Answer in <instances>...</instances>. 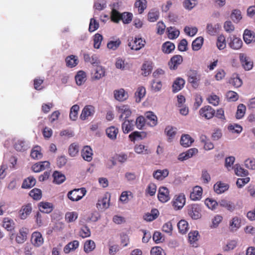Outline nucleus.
I'll use <instances>...</instances> for the list:
<instances>
[{"instance_id": "39448f33", "label": "nucleus", "mask_w": 255, "mask_h": 255, "mask_svg": "<svg viewBox=\"0 0 255 255\" xmlns=\"http://www.w3.org/2000/svg\"><path fill=\"white\" fill-rule=\"evenodd\" d=\"M188 213L193 219H198L201 217V209L198 204H192L188 206Z\"/></svg>"}, {"instance_id": "49530a36", "label": "nucleus", "mask_w": 255, "mask_h": 255, "mask_svg": "<svg viewBox=\"0 0 255 255\" xmlns=\"http://www.w3.org/2000/svg\"><path fill=\"white\" fill-rule=\"evenodd\" d=\"M179 232L182 234H185L189 229V225L188 222L184 220H180L177 224Z\"/></svg>"}, {"instance_id": "bf43d9fd", "label": "nucleus", "mask_w": 255, "mask_h": 255, "mask_svg": "<svg viewBox=\"0 0 255 255\" xmlns=\"http://www.w3.org/2000/svg\"><path fill=\"white\" fill-rule=\"evenodd\" d=\"M235 174L238 176H246L248 174V171L242 168L240 165L236 164L234 167Z\"/></svg>"}, {"instance_id": "393cba45", "label": "nucleus", "mask_w": 255, "mask_h": 255, "mask_svg": "<svg viewBox=\"0 0 255 255\" xmlns=\"http://www.w3.org/2000/svg\"><path fill=\"white\" fill-rule=\"evenodd\" d=\"M84 59L85 62L90 63L92 65H97L100 63V61L98 56L93 54L92 56L88 53L83 54Z\"/></svg>"}, {"instance_id": "6e6d98bb", "label": "nucleus", "mask_w": 255, "mask_h": 255, "mask_svg": "<svg viewBox=\"0 0 255 255\" xmlns=\"http://www.w3.org/2000/svg\"><path fill=\"white\" fill-rule=\"evenodd\" d=\"M216 44L219 50H223L226 48V38L223 35H220L218 37Z\"/></svg>"}, {"instance_id": "37998d69", "label": "nucleus", "mask_w": 255, "mask_h": 255, "mask_svg": "<svg viewBox=\"0 0 255 255\" xmlns=\"http://www.w3.org/2000/svg\"><path fill=\"white\" fill-rule=\"evenodd\" d=\"M119 112L121 114L120 118H122L123 117L125 119L128 118L131 114V112L128 106L123 105L119 108Z\"/></svg>"}, {"instance_id": "a18cd8bd", "label": "nucleus", "mask_w": 255, "mask_h": 255, "mask_svg": "<svg viewBox=\"0 0 255 255\" xmlns=\"http://www.w3.org/2000/svg\"><path fill=\"white\" fill-rule=\"evenodd\" d=\"M194 141L193 138L188 134L182 135L180 139L181 144L184 147H188Z\"/></svg>"}, {"instance_id": "a878e982", "label": "nucleus", "mask_w": 255, "mask_h": 255, "mask_svg": "<svg viewBox=\"0 0 255 255\" xmlns=\"http://www.w3.org/2000/svg\"><path fill=\"white\" fill-rule=\"evenodd\" d=\"M185 84V81L181 78H177L172 85V91L176 93L182 89Z\"/></svg>"}, {"instance_id": "4c0bfd02", "label": "nucleus", "mask_w": 255, "mask_h": 255, "mask_svg": "<svg viewBox=\"0 0 255 255\" xmlns=\"http://www.w3.org/2000/svg\"><path fill=\"white\" fill-rule=\"evenodd\" d=\"M175 45L170 41H166L162 45V50L165 54L171 53L175 49Z\"/></svg>"}, {"instance_id": "69168bd1", "label": "nucleus", "mask_w": 255, "mask_h": 255, "mask_svg": "<svg viewBox=\"0 0 255 255\" xmlns=\"http://www.w3.org/2000/svg\"><path fill=\"white\" fill-rule=\"evenodd\" d=\"M103 36L99 33H96L94 36V47L95 48L99 49L100 48Z\"/></svg>"}, {"instance_id": "a211bd4d", "label": "nucleus", "mask_w": 255, "mask_h": 255, "mask_svg": "<svg viewBox=\"0 0 255 255\" xmlns=\"http://www.w3.org/2000/svg\"><path fill=\"white\" fill-rule=\"evenodd\" d=\"M198 152V149L196 148H192L188 149L187 151L181 153L179 155L178 159L180 160L183 161L187 160L192 157Z\"/></svg>"}, {"instance_id": "f8f14e48", "label": "nucleus", "mask_w": 255, "mask_h": 255, "mask_svg": "<svg viewBox=\"0 0 255 255\" xmlns=\"http://www.w3.org/2000/svg\"><path fill=\"white\" fill-rule=\"evenodd\" d=\"M188 81L192 85L197 84V82L200 80V77L198 72L195 70H189L187 72Z\"/></svg>"}, {"instance_id": "20e7f679", "label": "nucleus", "mask_w": 255, "mask_h": 255, "mask_svg": "<svg viewBox=\"0 0 255 255\" xmlns=\"http://www.w3.org/2000/svg\"><path fill=\"white\" fill-rule=\"evenodd\" d=\"M145 44V40L142 39L141 37H135L134 40L128 42V46L131 49L137 51L143 47Z\"/></svg>"}, {"instance_id": "bb28decb", "label": "nucleus", "mask_w": 255, "mask_h": 255, "mask_svg": "<svg viewBox=\"0 0 255 255\" xmlns=\"http://www.w3.org/2000/svg\"><path fill=\"white\" fill-rule=\"evenodd\" d=\"M243 38L245 42L247 44H250L252 42L255 41V35L253 31L246 29L244 31Z\"/></svg>"}, {"instance_id": "e2e57ef3", "label": "nucleus", "mask_w": 255, "mask_h": 255, "mask_svg": "<svg viewBox=\"0 0 255 255\" xmlns=\"http://www.w3.org/2000/svg\"><path fill=\"white\" fill-rule=\"evenodd\" d=\"M156 186L154 183H150L146 190H145V193L150 196H154L156 193Z\"/></svg>"}, {"instance_id": "c85d7f7f", "label": "nucleus", "mask_w": 255, "mask_h": 255, "mask_svg": "<svg viewBox=\"0 0 255 255\" xmlns=\"http://www.w3.org/2000/svg\"><path fill=\"white\" fill-rule=\"evenodd\" d=\"M115 98L119 101H124L128 98V95L124 89H121L114 91Z\"/></svg>"}, {"instance_id": "c9c22d12", "label": "nucleus", "mask_w": 255, "mask_h": 255, "mask_svg": "<svg viewBox=\"0 0 255 255\" xmlns=\"http://www.w3.org/2000/svg\"><path fill=\"white\" fill-rule=\"evenodd\" d=\"M79 243L77 240H74L69 243L64 248V252L65 254H68L71 251H74L78 248Z\"/></svg>"}, {"instance_id": "7ed1b4c3", "label": "nucleus", "mask_w": 255, "mask_h": 255, "mask_svg": "<svg viewBox=\"0 0 255 255\" xmlns=\"http://www.w3.org/2000/svg\"><path fill=\"white\" fill-rule=\"evenodd\" d=\"M200 116L207 120L211 119L215 115V110L210 106H205L199 111Z\"/></svg>"}, {"instance_id": "ddd939ff", "label": "nucleus", "mask_w": 255, "mask_h": 255, "mask_svg": "<svg viewBox=\"0 0 255 255\" xmlns=\"http://www.w3.org/2000/svg\"><path fill=\"white\" fill-rule=\"evenodd\" d=\"M95 113V108L91 105H88L85 106L80 115V118L82 120H85L89 117L93 116Z\"/></svg>"}, {"instance_id": "9d476101", "label": "nucleus", "mask_w": 255, "mask_h": 255, "mask_svg": "<svg viewBox=\"0 0 255 255\" xmlns=\"http://www.w3.org/2000/svg\"><path fill=\"white\" fill-rule=\"evenodd\" d=\"M240 60L243 67L246 70H250L253 68V61L245 54H240Z\"/></svg>"}, {"instance_id": "423d86ee", "label": "nucleus", "mask_w": 255, "mask_h": 255, "mask_svg": "<svg viewBox=\"0 0 255 255\" xmlns=\"http://www.w3.org/2000/svg\"><path fill=\"white\" fill-rule=\"evenodd\" d=\"M183 62V57L180 55H175L172 56L168 62V65L169 69L172 70L177 69L179 66Z\"/></svg>"}, {"instance_id": "412c9836", "label": "nucleus", "mask_w": 255, "mask_h": 255, "mask_svg": "<svg viewBox=\"0 0 255 255\" xmlns=\"http://www.w3.org/2000/svg\"><path fill=\"white\" fill-rule=\"evenodd\" d=\"M118 3L113 4L114 7L112 8L111 14V20L115 23H118L120 20H122L123 13H120L115 8L118 6Z\"/></svg>"}, {"instance_id": "ea45409f", "label": "nucleus", "mask_w": 255, "mask_h": 255, "mask_svg": "<svg viewBox=\"0 0 255 255\" xmlns=\"http://www.w3.org/2000/svg\"><path fill=\"white\" fill-rule=\"evenodd\" d=\"M229 83L235 88H238L242 85V80L240 78L238 75L234 74L229 80Z\"/></svg>"}, {"instance_id": "e433bc0d", "label": "nucleus", "mask_w": 255, "mask_h": 255, "mask_svg": "<svg viewBox=\"0 0 255 255\" xmlns=\"http://www.w3.org/2000/svg\"><path fill=\"white\" fill-rule=\"evenodd\" d=\"M134 7L137 8L138 13L141 14L147 7L146 0H136L134 3Z\"/></svg>"}, {"instance_id": "603ef678", "label": "nucleus", "mask_w": 255, "mask_h": 255, "mask_svg": "<svg viewBox=\"0 0 255 255\" xmlns=\"http://www.w3.org/2000/svg\"><path fill=\"white\" fill-rule=\"evenodd\" d=\"M165 132L168 136V140L171 141L176 134V128L171 126H167L165 129Z\"/></svg>"}, {"instance_id": "4be33fe9", "label": "nucleus", "mask_w": 255, "mask_h": 255, "mask_svg": "<svg viewBox=\"0 0 255 255\" xmlns=\"http://www.w3.org/2000/svg\"><path fill=\"white\" fill-rule=\"evenodd\" d=\"M229 187V186L228 184L219 181L214 184V190L217 194H220L227 191Z\"/></svg>"}, {"instance_id": "338daca9", "label": "nucleus", "mask_w": 255, "mask_h": 255, "mask_svg": "<svg viewBox=\"0 0 255 255\" xmlns=\"http://www.w3.org/2000/svg\"><path fill=\"white\" fill-rule=\"evenodd\" d=\"M199 233L197 231L190 232L188 234L189 241L191 244H193L198 240Z\"/></svg>"}, {"instance_id": "2f4dec72", "label": "nucleus", "mask_w": 255, "mask_h": 255, "mask_svg": "<svg viewBox=\"0 0 255 255\" xmlns=\"http://www.w3.org/2000/svg\"><path fill=\"white\" fill-rule=\"evenodd\" d=\"M53 182L57 184L62 183L66 179L65 176L58 171H55L53 173Z\"/></svg>"}, {"instance_id": "5701e85b", "label": "nucleus", "mask_w": 255, "mask_h": 255, "mask_svg": "<svg viewBox=\"0 0 255 255\" xmlns=\"http://www.w3.org/2000/svg\"><path fill=\"white\" fill-rule=\"evenodd\" d=\"M27 230L26 228H21L16 236L15 241L18 244L23 243L27 239Z\"/></svg>"}, {"instance_id": "cd10ccee", "label": "nucleus", "mask_w": 255, "mask_h": 255, "mask_svg": "<svg viewBox=\"0 0 255 255\" xmlns=\"http://www.w3.org/2000/svg\"><path fill=\"white\" fill-rule=\"evenodd\" d=\"M106 132L107 136L109 138L112 140H115L117 138L119 129L114 126H111L106 129Z\"/></svg>"}, {"instance_id": "473e14b6", "label": "nucleus", "mask_w": 255, "mask_h": 255, "mask_svg": "<svg viewBox=\"0 0 255 255\" xmlns=\"http://www.w3.org/2000/svg\"><path fill=\"white\" fill-rule=\"evenodd\" d=\"M35 184L36 179L33 176H29L24 180L21 187L24 189H29L33 187Z\"/></svg>"}, {"instance_id": "72a5a7b5", "label": "nucleus", "mask_w": 255, "mask_h": 255, "mask_svg": "<svg viewBox=\"0 0 255 255\" xmlns=\"http://www.w3.org/2000/svg\"><path fill=\"white\" fill-rule=\"evenodd\" d=\"M219 204L220 206L226 208L231 212L233 211L236 208V206L234 203L226 199H222L220 201Z\"/></svg>"}, {"instance_id": "f03ea898", "label": "nucleus", "mask_w": 255, "mask_h": 255, "mask_svg": "<svg viewBox=\"0 0 255 255\" xmlns=\"http://www.w3.org/2000/svg\"><path fill=\"white\" fill-rule=\"evenodd\" d=\"M186 202L185 196L183 193L176 195L172 201V204L174 209L176 210H180L184 206Z\"/></svg>"}, {"instance_id": "b1692460", "label": "nucleus", "mask_w": 255, "mask_h": 255, "mask_svg": "<svg viewBox=\"0 0 255 255\" xmlns=\"http://www.w3.org/2000/svg\"><path fill=\"white\" fill-rule=\"evenodd\" d=\"M110 205V198L106 196L103 197L101 199L98 200L96 206L99 210H103L109 208Z\"/></svg>"}, {"instance_id": "6ab92c4d", "label": "nucleus", "mask_w": 255, "mask_h": 255, "mask_svg": "<svg viewBox=\"0 0 255 255\" xmlns=\"http://www.w3.org/2000/svg\"><path fill=\"white\" fill-rule=\"evenodd\" d=\"M203 193L202 188L198 186L194 187L190 194V198L194 201L199 200L202 197Z\"/></svg>"}, {"instance_id": "09e8293b", "label": "nucleus", "mask_w": 255, "mask_h": 255, "mask_svg": "<svg viewBox=\"0 0 255 255\" xmlns=\"http://www.w3.org/2000/svg\"><path fill=\"white\" fill-rule=\"evenodd\" d=\"M241 226V220L238 217H234L230 222L231 230L236 231Z\"/></svg>"}, {"instance_id": "3c124183", "label": "nucleus", "mask_w": 255, "mask_h": 255, "mask_svg": "<svg viewBox=\"0 0 255 255\" xmlns=\"http://www.w3.org/2000/svg\"><path fill=\"white\" fill-rule=\"evenodd\" d=\"M146 93V90L144 87H138L135 93V97L136 98V102H140L141 99L143 98Z\"/></svg>"}, {"instance_id": "2eb2a0df", "label": "nucleus", "mask_w": 255, "mask_h": 255, "mask_svg": "<svg viewBox=\"0 0 255 255\" xmlns=\"http://www.w3.org/2000/svg\"><path fill=\"white\" fill-rule=\"evenodd\" d=\"M145 117L147 122V124L151 127H154L157 124V118L156 116L151 111L146 112Z\"/></svg>"}, {"instance_id": "0eeeda50", "label": "nucleus", "mask_w": 255, "mask_h": 255, "mask_svg": "<svg viewBox=\"0 0 255 255\" xmlns=\"http://www.w3.org/2000/svg\"><path fill=\"white\" fill-rule=\"evenodd\" d=\"M32 210V206L31 203L24 204L18 212L19 218L22 220L26 219L30 215Z\"/></svg>"}, {"instance_id": "0e129e2a", "label": "nucleus", "mask_w": 255, "mask_h": 255, "mask_svg": "<svg viewBox=\"0 0 255 255\" xmlns=\"http://www.w3.org/2000/svg\"><path fill=\"white\" fill-rule=\"evenodd\" d=\"M152 68V66L149 63H145L143 64L141 68L142 71V74L144 76H148L151 73Z\"/></svg>"}, {"instance_id": "6e6552de", "label": "nucleus", "mask_w": 255, "mask_h": 255, "mask_svg": "<svg viewBox=\"0 0 255 255\" xmlns=\"http://www.w3.org/2000/svg\"><path fill=\"white\" fill-rule=\"evenodd\" d=\"M31 242L35 247H39L44 243V239L42 234L38 231L34 232L31 237Z\"/></svg>"}, {"instance_id": "de8ad7c7", "label": "nucleus", "mask_w": 255, "mask_h": 255, "mask_svg": "<svg viewBox=\"0 0 255 255\" xmlns=\"http://www.w3.org/2000/svg\"><path fill=\"white\" fill-rule=\"evenodd\" d=\"M15 149L19 151H23L27 149V144L24 140H18L14 145Z\"/></svg>"}, {"instance_id": "aec40b11", "label": "nucleus", "mask_w": 255, "mask_h": 255, "mask_svg": "<svg viewBox=\"0 0 255 255\" xmlns=\"http://www.w3.org/2000/svg\"><path fill=\"white\" fill-rule=\"evenodd\" d=\"M92 155V149L90 146H84L81 151V156H82L83 158L87 161H91L93 158Z\"/></svg>"}, {"instance_id": "774afa93", "label": "nucleus", "mask_w": 255, "mask_h": 255, "mask_svg": "<svg viewBox=\"0 0 255 255\" xmlns=\"http://www.w3.org/2000/svg\"><path fill=\"white\" fill-rule=\"evenodd\" d=\"M168 36L169 38L173 39L176 38L179 35L180 32L178 30L173 29L171 27L167 28Z\"/></svg>"}, {"instance_id": "4d7b16f0", "label": "nucleus", "mask_w": 255, "mask_h": 255, "mask_svg": "<svg viewBox=\"0 0 255 255\" xmlns=\"http://www.w3.org/2000/svg\"><path fill=\"white\" fill-rule=\"evenodd\" d=\"M159 18V11L155 9L150 10L148 13V19L150 22H154Z\"/></svg>"}, {"instance_id": "7c9ffc66", "label": "nucleus", "mask_w": 255, "mask_h": 255, "mask_svg": "<svg viewBox=\"0 0 255 255\" xmlns=\"http://www.w3.org/2000/svg\"><path fill=\"white\" fill-rule=\"evenodd\" d=\"M2 227L8 231H12L15 228V224L12 219L5 218L3 220Z\"/></svg>"}, {"instance_id": "864d4df0", "label": "nucleus", "mask_w": 255, "mask_h": 255, "mask_svg": "<svg viewBox=\"0 0 255 255\" xmlns=\"http://www.w3.org/2000/svg\"><path fill=\"white\" fill-rule=\"evenodd\" d=\"M246 111V106L243 104H239L238 106L237 111L236 114V118L237 119H242L244 116Z\"/></svg>"}, {"instance_id": "58836bf2", "label": "nucleus", "mask_w": 255, "mask_h": 255, "mask_svg": "<svg viewBox=\"0 0 255 255\" xmlns=\"http://www.w3.org/2000/svg\"><path fill=\"white\" fill-rule=\"evenodd\" d=\"M76 84L80 86L82 85L86 80V73L83 71H79L77 72L75 77Z\"/></svg>"}, {"instance_id": "9b49d317", "label": "nucleus", "mask_w": 255, "mask_h": 255, "mask_svg": "<svg viewBox=\"0 0 255 255\" xmlns=\"http://www.w3.org/2000/svg\"><path fill=\"white\" fill-rule=\"evenodd\" d=\"M230 39L229 45L230 48L234 50H239L242 47L243 42L241 38L233 35L230 36Z\"/></svg>"}, {"instance_id": "5fc2aeb1", "label": "nucleus", "mask_w": 255, "mask_h": 255, "mask_svg": "<svg viewBox=\"0 0 255 255\" xmlns=\"http://www.w3.org/2000/svg\"><path fill=\"white\" fill-rule=\"evenodd\" d=\"M79 111V106L78 105H74L71 107L69 114L71 120L75 121L77 119Z\"/></svg>"}, {"instance_id": "a19ab883", "label": "nucleus", "mask_w": 255, "mask_h": 255, "mask_svg": "<svg viewBox=\"0 0 255 255\" xmlns=\"http://www.w3.org/2000/svg\"><path fill=\"white\" fill-rule=\"evenodd\" d=\"M96 248V244L95 242L92 240H87L84 245V252L88 254L92 252Z\"/></svg>"}, {"instance_id": "f704fd0d", "label": "nucleus", "mask_w": 255, "mask_h": 255, "mask_svg": "<svg viewBox=\"0 0 255 255\" xmlns=\"http://www.w3.org/2000/svg\"><path fill=\"white\" fill-rule=\"evenodd\" d=\"M65 62L67 67L73 68L77 65L79 62V60L77 57L71 55L66 57Z\"/></svg>"}, {"instance_id": "c756f323", "label": "nucleus", "mask_w": 255, "mask_h": 255, "mask_svg": "<svg viewBox=\"0 0 255 255\" xmlns=\"http://www.w3.org/2000/svg\"><path fill=\"white\" fill-rule=\"evenodd\" d=\"M168 174L169 171L166 169L163 170H157L153 172V176L157 180H162L168 175Z\"/></svg>"}, {"instance_id": "dca6fc26", "label": "nucleus", "mask_w": 255, "mask_h": 255, "mask_svg": "<svg viewBox=\"0 0 255 255\" xmlns=\"http://www.w3.org/2000/svg\"><path fill=\"white\" fill-rule=\"evenodd\" d=\"M50 166V163L48 161L38 162L32 166V170L34 172H39L45 170Z\"/></svg>"}, {"instance_id": "052dcab7", "label": "nucleus", "mask_w": 255, "mask_h": 255, "mask_svg": "<svg viewBox=\"0 0 255 255\" xmlns=\"http://www.w3.org/2000/svg\"><path fill=\"white\" fill-rule=\"evenodd\" d=\"M220 25L217 24L213 26L212 24H208L207 25V31L210 35H215L217 33Z\"/></svg>"}, {"instance_id": "f257e3e1", "label": "nucleus", "mask_w": 255, "mask_h": 255, "mask_svg": "<svg viewBox=\"0 0 255 255\" xmlns=\"http://www.w3.org/2000/svg\"><path fill=\"white\" fill-rule=\"evenodd\" d=\"M86 192L85 188L74 189L68 192L67 197L72 201H78L86 195Z\"/></svg>"}, {"instance_id": "f3484780", "label": "nucleus", "mask_w": 255, "mask_h": 255, "mask_svg": "<svg viewBox=\"0 0 255 255\" xmlns=\"http://www.w3.org/2000/svg\"><path fill=\"white\" fill-rule=\"evenodd\" d=\"M135 122L133 120H126L122 125V128L124 133H128L132 131L134 127Z\"/></svg>"}, {"instance_id": "4468645a", "label": "nucleus", "mask_w": 255, "mask_h": 255, "mask_svg": "<svg viewBox=\"0 0 255 255\" xmlns=\"http://www.w3.org/2000/svg\"><path fill=\"white\" fill-rule=\"evenodd\" d=\"M38 208L41 212L49 214L53 210L52 203L47 202H41L38 204Z\"/></svg>"}, {"instance_id": "79ce46f5", "label": "nucleus", "mask_w": 255, "mask_h": 255, "mask_svg": "<svg viewBox=\"0 0 255 255\" xmlns=\"http://www.w3.org/2000/svg\"><path fill=\"white\" fill-rule=\"evenodd\" d=\"M30 156L34 159H39L42 157L41 147L39 146L34 147L30 153Z\"/></svg>"}, {"instance_id": "c03bdc74", "label": "nucleus", "mask_w": 255, "mask_h": 255, "mask_svg": "<svg viewBox=\"0 0 255 255\" xmlns=\"http://www.w3.org/2000/svg\"><path fill=\"white\" fill-rule=\"evenodd\" d=\"M203 41H204V38L202 37L199 36V37L196 38L192 42V49L194 51H198V50H200L203 45Z\"/></svg>"}, {"instance_id": "13d9d810", "label": "nucleus", "mask_w": 255, "mask_h": 255, "mask_svg": "<svg viewBox=\"0 0 255 255\" xmlns=\"http://www.w3.org/2000/svg\"><path fill=\"white\" fill-rule=\"evenodd\" d=\"M78 214L76 212H67L65 214V220L68 223L75 221L78 218Z\"/></svg>"}, {"instance_id": "8fccbe9b", "label": "nucleus", "mask_w": 255, "mask_h": 255, "mask_svg": "<svg viewBox=\"0 0 255 255\" xmlns=\"http://www.w3.org/2000/svg\"><path fill=\"white\" fill-rule=\"evenodd\" d=\"M29 196L35 200H39L42 197V191L40 189L34 188L29 193Z\"/></svg>"}, {"instance_id": "680f3d73", "label": "nucleus", "mask_w": 255, "mask_h": 255, "mask_svg": "<svg viewBox=\"0 0 255 255\" xmlns=\"http://www.w3.org/2000/svg\"><path fill=\"white\" fill-rule=\"evenodd\" d=\"M79 236L83 238L89 237L91 236V231L89 228L84 226L82 227L79 232Z\"/></svg>"}, {"instance_id": "1a4fd4ad", "label": "nucleus", "mask_w": 255, "mask_h": 255, "mask_svg": "<svg viewBox=\"0 0 255 255\" xmlns=\"http://www.w3.org/2000/svg\"><path fill=\"white\" fill-rule=\"evenodd\" d=\"M157 197L158 200L162 203L169 201L170 197L168 189L165 187H160L158 190Z\"/></svg>"}]
</instances>
